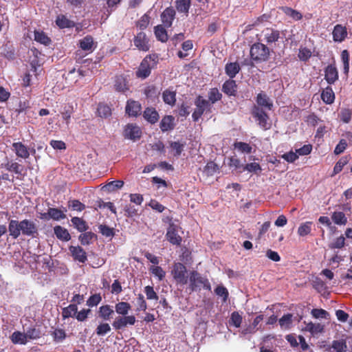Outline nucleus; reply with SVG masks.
Here are the masks:
<instances>
[{
	"mask_svg": "<svg viewBox=\"0 0 352 352\" xmlns=\"http://www.w3.org/2000/svg\"><path fill=\"white\" fill-rule=\"evenodd\" d=\"M10 235L16 239L21 234L24 236L35 237L38 234V228L36 223L29 219H23L21 221L10 220L8 224Z\"/></svg>",
	"mask_w": 352,
	"mask_h": 352,
	"instance_id": "nucleus-1",
	"label": "nucleus"
},
{
	"mask_svg": "<svg viewBox=\"0 0 352 352\" xmlns=\"http://www.w3.org/2000/svg\"><path fill=\"white\" fill-rule=\"evenodd\" d=\"M158 61L159 57L156 54L146 56L135 72L136 76L142 79L148 77L151 70L156 68Z\"/></svg>",
	"mask_w": 352,
	"mask_h": 352,
	"instance_id": "nucleus-2",
	"label": "nucleus"
},
{
	"mask_svg": "<svg viewBox=\"0 0 352 352\" xmlns=\"http://www.w3.org/2000/svg\"><path fill=\"white\" fill-rule=\"evenodd\" d=\"M251 59L256 63H262L268 60L270 49L261 43H254L250 47Z\"/></svg>",
	"mask_w": 352,
	"mask_h": 352,
	"instance_id": "nucleus-3",
	"label": "nucleus"
},
{
	"mask_svg": "<svg viewBox=\"0 0 352 352\" xmlns=\"http://www.w3.org/2000/svg\"><path fill=\"white\" fill-rule=\"evenodd\" d=\"M251 114L262 129L266 131L270 129L271 124L268 122L269 116L263 108L254 105L251 110Z\"/></svg>",
	"mask_w": 352,
	"mask_h": 352,
	"instance_id": "nucleus-4",
	"label": "nucleus"
},
{
	"mask_svg": "<svg viewBox=\"0 0 352 352\" xmlns=\"http://www.w3.org/2000/svg\"><path fill=\"white\" fill-rule=\"evenodd\" d=\"M210 290L211 286L208 278L201 276L197 271H192L190 275V287L192 291H196L200 287Z\"/></svg>",
	"mask_w": 352,
	"mask_h": 352,
	"instance_id": "nucleus-5",
	"label": "nucleus"
},
{
	"mask_svg": "<svg viewBox=\"0 0 352 352\" xmlns=\"http://www.w3.org/2000/svg\"><path fill=\"white\" fill-rule=\"evenodd\" d=\"M196 109L192 114L194 122H197L206 110L210 111V103L201 96H198L195 100Z\"/></svg>",
	"mask_w": 352,
	"mask_h": 352,
	"instance_id": "nucleus-6",
	"label": "nucleus"
},
{
	"mask_svg": "<svg viewBox=\"0 0 352 352\" xmlns=\"http://www.w3.org/2000/svg\"><path fill=\"white\" fill-rule=\"evenodd\" d=\"M186 273L187 270L184 264L181 263H176L174 264L171 274L177 284L184 285L188 283Z\"/></svg>",
	"mask_w": 352,
	"mask_h": 352,
	"instance_id": "nucleus-7",
	"label": "nucleus"
},
{
	"mask_svg": "<svg viewBox=\"0 0 352 352\" xmlns=\"http://www.w3.org/2000/svg\"><path fill=\"white\" fill-rule=\"evenodd\" d=\"M142 130L136 124H127L124 129L123 135L131 140H138L142 137Z\"/></svg>",
	"mask_w": 352,
	"mask_h": 352,
	"instance_id": "nucleus-8",
	"label": "nucleus"
},
{
	"mask_svg": "<svg viewBox=\"0 0 352 352\" xmlns=\"http://www.w3.org/2000/svg\"><path fill=\"white\" fill-rule=\"evenodd\" d=\"M136 321L133 315L118 316L112 323L113 327L116 330H120L125 328L127 325H133Z\"/></svg>",
	"mask_w": 352,
	"mask_h": 352,
	"instance_id": "nucleus-9",
	"label": "nucleus"
},
{
	"mask_svg": "<svg viewBox=\"0 0 352 352\" xmlns=\"http://www.w3.org/2000/svg\"><path fill=\"white\" fill-rule=\"evenodd\" d=\"M133 43L134 45L140 51L148 52L150 50L151 45L149 43V38L143 32H140L135 36Z\"/></svg>",
	"mask_w": 352,
	"mask_h": 352,
	"instance_id": "nucleus-10",
	"label": "nucleus"
},
{
	"mask_svg": "<svg viewBox=\"0 0 352 352\" xmlns=\"http://www.w3.org/2000/svg\"><path fill=\"white\" fill-rule=\"evenodd\" d=\"M178 226L173 222L169 223L166 236L173 245H180L182 238L177 233Z\"/></svg>",
	"mask_w": 352,
	"mask_h": 352,
	"instance_id": "nucleus-11",
	"label": "nucleus"
},
{
	"mask_svg": "<svg viewBox=\"0 0 352 352\" xmlns=\"http://www.w3.org/2000/svg\"><path fill=\"white\" fill-rule=\"evenodd\" d=\"M142 105L138 101L128 100L125 107V112L129 117H138L141 114Z\"/></svg>",
	"mask_w": 352,
	"mask_h": 352,
	"instance_id": "nucleus-12",
	"label": "nucleus"
},
{
	"mask_svg": "<svg viewBox=\"0 0 352 352\" xmlns=\"http://www.w3.org/2000/svg\"><path fill=\"white\" fill-rule=\"evenodd\" d=\"M324 79L329 84H334L338 80V71L335 64H330L324 69Z\"/></svg>",
	"mask_w": 352,
	"mask_h": 352,
	"instance_id": "nucleus-13",
	"label": "nucleus"
},
{
	"mask_svg": "<svg viewBox=\"0 0 352 352\" xmlns=\"http://www.w3.org/2000/svg\"><path fill=\"white\" fill-rule=\"evenodd\" d=\"M256 102L257 104L256 106L263 108V109H265L268 111H271L272 109L273 102L264 91H261L257 94Z\"/></svg>",
	"mask_w": 352,
	"mask_h": 352,
	"instance_id": "nucleus-14",
	"label": "nucleus"
},
{
	"mask_svg": "<svg viewBox=\"0 0 352 352\" xmlns=\"http://www.w3.org/2000/svg\"><path fill=\"white\" fill-rule=\"evenodd\" d=\"M71 254L75 261L80 263H85L87 260V256L86 252L80 246H73L71 245L69 248Z\"/></svg>",
	"mask_w": 352,
	"mask_h": 352,
	"instance_id": "nucleus-15",
	"label": "nucleus"
},
{
	"mask_svg": "<svg viewBox=\"0 0 352 352\" xmlns=\"http://www.w3.org/2000/svg\"><path fill=\"white\" fill-rule=\"evenodd\" d=\"M12 146L18 157L28 159L30 157L29 148L21 142H14Z\"/></svg>",
	"mask_w": 352,
	"mask_h": 352,
	"instance_id": "nucleus-16",
	"label": "nucleus"
},
{
	"mask_svg": "<svg viewBox=\"0 0 352 352\" xmlns=\"http://www.w3.org/2000/svg\"><path fill=\"white\" fill-rule=\"evenodd\" d=\"M333 39L336 42H342L347 36V30L345 26L338 23L333 28Z\"/></svg>",
	"mask_w": 352,
	"mask_h": 352,
	"instance_id": "nucleus-17",
	"label": "nucleus"
},
{
	"mask_svg": "<svg viewBox=\"0 0 352 352\" xmlns=\"http://www.w3.org/2000/svg\"><path fill=\"white\" fill-rule=\"evenodd\" d=\"M222 91L228 96H236L237 94V85L236 81L229 79L222 85Z\"/></svg>",
	"mask_w": 352,
	"mask_h": 352,
	"instance_id": "nucleus-18",
	"label": "nucleus"
},
{
	"mask_svg": "<svg viewBox=\"0 0 352 352\" xmlns=\"http://www.w3.org/2000/svg\"><path fill=\"white\" fill-rule=\"evenodd\" d=\"M78 46L81 50L87 53L92 52L96 47V46H94V38L90 35H87L80 39L78 42Z\"/></svg>",
	"mask_w": 352,
	"mask_h": 352,
	"instance_id": "nucleus-19",
	"label": "nucleus"
},
{
	"mask_svg": "<svg viewBox=\"0 0 352 352\" xmlns=\"http://www.w3.org/2000/svg\"><path fill=\"white\" fill-rule=\"evenodd\" d=\"M143 117L151 124L156 123L160 118L158 112L153 107H146L143 112Z\"/></svg>",
	"mask_w": 352,
	"mask_h": 352,
	"instance_id": "nucleus-20",
	"label": "nucleus"
},
{
	"mask_svg": "<svg viewBox=\"0 0 352 352\" xmlns=\"http://www.w3.org/2000/svg\"><path fill=\"white\" fill-rule=\"evenodd\" d=\"M114 89L118 92H124L129 90V87L126 78L122 76H116L114 79Z\"/></svg>",
	"mask_w": 352,
	"mask_h": 352,
	"instance_id": "nucleus-21",
	"label": "nucleus"
},
{
	"mask_svg": "<svg viewBox=\"0 0 352 352\" xmlns=\"http://www.w3.org/2000/svg\"><path fill=\"white\" fill-rule=\"evenodd\" d=\"M321 98L322 101L327 104L333 103L335 100V94L330 86H327L322 90L321 93Z\"/></svg>",
	"mask_w": 352,
	"mask_h": 352,
	"instance_id": "nucleus-22",
	"label": "nucleus"
},
{
	"mask_svg": "<svg viewBox=\"0 0 352 352\" xmlns=\"http://www.w3.org/2000/svg\"><path fill=\"white\" fill-rule=\"evenodd\" d=\"M10 338L14 344L25 345L28 343L25 333H22L19 331H14L10 336Z\"/></svg>",
	"mask_w": 352,
	"mask_h": 352,
	"instance_id": "nucleus-23",
	"label": "nucleus"
},
{
	"mask_svg": "<svg viewBox=\"0 0 352 352\" xmlns=\"http://www.w3.org/2000/svg\"><path fill=\"white\" fill-rule=\"evenodd\" d=\"M351 155H347L342 157L336 164L333 167V173L331 174V177L335 176L336 175L340 173L343 168V167L346 165L351 160Z\"/></svg>",
	"mask_w": 352,
	"mask_h": 352,
	"instance_id": "nucleus-24",
	"label": "nucleus"
},
{
	"mask_svg": "<svg viewBox=\"0 0 352 352\" xmlns=\"http://www.w3.org/2000/svg\"><path fill=\"white\" fill-rule=\"evenodd\" d=\"M174 118L172 116H164L160 124V127L161 130L164 131H168L174 129Z\"/></svg>",
	"mask_w": 352,
	"mask_h": 352,
	"instance_id": "nucleus-25",
	"label": "nucleus"
},
{
	"mask_svg": "<svg viewBox=\"0 0 352 352\" xmlns=\"http://www.w3.org/2000/svg\"><path fill=\"white\" fill-rule=\"evenodd\" d=\"M154 33L156 38L162 43H165L168 39V36L166 30L162 25H157L154 28Z\"/></svg>",
	"mask_w": 352,
	"mask_h": 352,
	"instance_id": "nucleus-26",
	"label": "nucleus"
},
{
	"mask_svg": "<svg viewBox=\"0 0 352 352\" xmlns=\"http://www.w3.org/2000/svg\"><path fill=\"white\" fill-rule=\"evenodd\" d=\"M163 101L170 106H174L176 102V91L169 89H165L162 93Z\"/></svg>",
	"mask_w": 352,
	"mask_h": 352,
	"instance_id": "nucleus-27",
	"label": "nucleus"
},
{
	"mask_svg": "<svg viewBox=\"0 0 352 352\" xmlns=\"http://www.w3.org/2000/svg\"><path fill=\"white\" fill-rule=\"evenodd\" d=\"M56 236L63 241H68L71 239V236L67 229L60 226H56L54 228Z\"/></svg>",
	"mask_w": 352,
	"mask_h": 352,
	"instance_id": "nucleus-28",
	"label": "nucleus"
},
{
	"mask_svg": "<svg viewBox=\"0 0 352 352\" xmlns=\"http://www.w3.org/2000/svg\"><path fill=\"white\" fill-rule=\"evenodd\" d=\"M225 71L226 74L232 79L239 72L240 66L236 62L227 63L225 67Z\"/></svg>",
	"mask_w": 352,
	"mask_h": 352,
	"instance_id": "nucleus-29",
	"label": "nucleus"
},
{
	"mask_svg": "<svg viewBox=\"0 0 352 352\" xmlns=\"http://www.w3.org/2000/svg\"><path fill=\"white\" fill-rule=\"evenodd\" d=\"M4 168L12 173L16 175H21L23 170V166L16 162H8L4 165Z\"/></svg>",
	"mask_w": 352,
	"mask_h": 352,
	"instance_id": "nucleus-30",
	"label": "nucleus"
},
{
	"mask_svg": "<svg viewBox=\"0 0 352 352\" xmlns=\"http://www.w3.org/2000/svg\"><path fill=\"white\" fill-rule=\"evenodd\" d=\"M114 311L111 307L109 305H102L99 308L98 314L99 316L103 320H108L111 318Z\"/></svg>",
	"mask_w": 352,
	"mask_h": 352,
	"instance_id": "nucleus-31",
	"label": "nucleus"
},
{
	"mask_svg": "<svg viewBox=\"0 0 352 352\" xmlns=\"http://www.w3.org/2000/svg\"><path fill=\"white\" fill-rule=\"evenodd\" d=\"M131 309V306L127 302H119L115 305L116 313L121 316H126Z\"/></svg>",
	"mask_w": 352,
	"mask_h": 352,
	"instance_id": "nucleus-32",
	"label": "nucleus"
},
{
	"mask_svg": "<svg viewBox=\"0 0 352 352\" xmlns=\"http://www.w3.org/2000/svg\"><path fill=\"white\" fill-rule=\"evenodd\" d=\"M331 347L335 352H346L347 351L346 341L344 339L335 340L332 342Z\"/></svg>",
	"mask_w": 352,
	"mask_h": 352,
	"instance_id": "nucleus-33",
	"label": "nucleus"
},
{
	"mask_svg": "<svg viewBox=\"0 0 352 352\" xmlns=\"http://www.w3.org/2000/svg\"><path fill=\"white\" fill-rule=\"evenodd\" d=\"M331 219L334 223L340 226H344L347 223V218L343 212H333L331 214Z\"/></svg>",
	"mask_w": 352,
	"mask_h": 352,
	"instance_id": "nucleus-34",
	"label": "nucleus"
},
{
	"mask_svg": "<svg viewBox=\"0 0 352 352\" xmlns=\"http://www.w3.org/2000/svg\"><path fill=\"white\" fill-rule=\"evenodd\" d=\"M44 215H48L50 218L56 221L63 219L66 217L65 214L63 213L62 210L54 208H50L48 209L47 213L44 214Z\"/></svg>",
	"mask_w": 352,
	"mask_h": 352,
	"instance_id": "nucleus-35",
	"label": "nucleus"
},
{
	"mask_svg": "<svg viewBox=\"0 0 352 352\" xmlns=\"http://www.w3.org/2000/svg\"><path fill=\"white\" fill-rule=\"evenodd\" d=\"M74 113V107L71 104H67L63 107V111L60 112L63 119L65 121V124L68 126L70 122L72 114Z\"/></svg>",
	"mask_w": 352,
	"mask_h": 352,
	"instance_id": "nucleus-36",
	"label": "nucleus"
},
{
	"mask_svg": "<svg viewBox=\"0 0 352 352\" xmlns=\"http://www.w3.org/2000/svg\"><path fill=\"white\" fill-rule=\"evenodd\" d=\"M97 239V235L92 232H87L79 236V240L82 245H87L92 243L93 240Z\"/></svg>",
	"mask_w": 352,
	"mask_h": 352,
	"instance_id": "nucleus-37",
	"label": "nucleus"
},
{
	"mask_svg": "<svg viewBox=\"0 0 352 352\" xmlns=\"http://www.w3.org/2000/svg\"><path fill=\"white\" fill-rule=\"evenodd\" d=\"M78 307L76 304H70L62 310V316L64 319L69 317H75L77 314Z\"/></svg>",
	"mask_w": 352,
	"mask_h": 352,
	"instance_id": "nucleus-38",
	"label": "nucleus"
},
{
	"mask_svg": "<svg viewBox=\"0 0 352 352\" xmlns=\"http://www.w3.org/2000/svg\"><path fill=\"white\" fill-rule=\"evenodd\" d=\"M26 339L28 342L30 340H36L41 336V332L39 329H37L35 326L31 327L27 329L25 332Z\"/></svg>",
	"mask_w": 352,
	"mask_h": 352,
	"instance_id": "nucleus-39",
	"label": "nucleus"
},
{
	"mask_svg": "<svg viewBox=\"0 0 352 352\" xmlns=\"http://www.w3.org/2000/svg\"><path fill=\"white\" fill-rule=\"evenodd\" d=\"M72 223L74 226V227L79 231V232H85L88 229V226L86 223V222L80 217H73L71 219Z\"/></svg>",
	"mask_w": 352,
	"mask_h": 352,
	"instance_id": "nucleus-40",
	"label": "nucleus"
},
{
	"mask_svg": "<svg viewBox=\"0 0 352 352\" xmlns=\"http://www.w3.org/2000/svg\"><path fill=\"white\" fill-rule=\"evenodd\" d=\"M341 60L343 63L344 74L348 76L349 72V53L348 50H344L341 52Z\"/></svg>",
	"mask_w": 352,
	"mask_h": 352,
	"instance_id": "nucleus-41",
	"label": "nucleus"
},
{
	"mask_svg": "<svg viewBox=\"0 0 352 352\" xmlns=\"http://www.w3.org/2000/svg\"><path fill=\"white\" fill-rule=\"evenodd\" d=\"M293 315L287 314L283 315L279 320L278 322L282 329H289L292 323Z\"/></svg>",
	"mask_w": 352,
	"mask_h": 352,
	"instance_id": "nucleus-42",
	"label": "nucleus"
},
{
	"mask_svg": "<svg viewBox=\"0 0 352 352\" xmlns=\"http://www.w3.org/2000/svg\"><path fill=\"white\" fill-rule=\"evenodd\" d=\"M98 114L101 118H108L111 115V109L106 104L100 103L97 109Z\"/></svg>",
	"mask_w": 352,
	"mask_h": 352,
	"instance_id": "nucleus-43",
	"label": "nucleus"
},
{
	"mask_svg": "<svg viewBox=\"0 0 352 352\" xmlns=\"http://www.w3.org/2000/svg\"><path fill=\"white\" fill-rule=\"evenodd\" d=\"M222 98V94L219 92L217 88H212L208 92V100L209 103H215L216 102L221 100Z\"/></svg>",
	"mask_w": 352,
	"mask_h": 352,
	"instance_id": "nucleus-44",
	"label": "nucleus"
},
{
	"mask_svg": "<svg viewBox=\"0 0 352 352\" xmlns=\"http://www.w3.org/2000/svg\"><path fill=\"white\" fill-rule=\"evenodd\" d=\"M34 40L45 45L51 42L50 38L43 31H34Z\"/></svg>",
	"mask_w": 352,
	"mask_h": 352,
	"instance_id": "nucleus-45",
	"label": "nucleus"
},
{
	"mask_svg": "<svg viewBox=\"0 0 352 352\" xmlns=\"http://www.w3.org/2000/svg\"><path fill=\"white\" fill-rule=\"evenodd\" d=\"M312 222L306 221L300 225L298 229V234L300 236L308 235L311 231Z\"/></svg>",
	"mask_w": 352,
	"mask_h": 352,
	"instance_id": "nucleus-46",
	"label": "nucleus"
},
{
	"mask_svg": "<svg viewBox=\"0 0 352 352\" xmlns=\"http://www.w3.org/2000/svg\"><path fill=\"white\" fill-rule=\"evenodd\" d=\"M279 37L280 32L278 30H267L265 34V38L268 43L277 41Z\"/></svg>",
	"mask_w": 352,
	"mask_h": 352,
	"instance_id": "nucleus-47",
	"label": "nucleus"
},
{
	"mask_svg": "<svg viewBox=\"0 0 352 352\" xmlns=\"http://www.w3.org/2000/svg\"><path fill=\"white\" fill-rule=\"evenodd\" d=\"M175 12L173 8H168L162 14V22H172L174 19Z\"/></svg>",
	"mask_w": 352,
	"mask_h": 352,
	"instance_id": "nucleus-48",
	"label": "nucleus"
},
{
	"mask_svg": "<svg viewBox=\"0 0 352 352\" xmlns=\"http://www.w3.org/2000/svg\"><path fill=\"white\" fill-rule=\"evenodd\" d=\"M214 293L217 296L221 297L223 302H226L228 298L229 293L226 287L223 285H218L214 289Z\"/></svg>",
	"mask_w": 352,
	"mask_h": 352,
	"instance_id": "nucleus-49",
	"label": "nucleus"
},
{
	"mask_svg": "<svg viewBox=\"0 0 352 352\" xmlns=\"http://www.w3.org/2000/svg\"><path fill=\"white\" fill-rule=\"evenodd\" d=\"M243 318L237 311H234L232 313L229 324L230 325H233L236 328L240 327L242 322Z\"/></svg>",
	"mask_w": 352,
	"mask_h": 352,
	"instance_id": "nucleus-50",
	"label": "nucleus"
},
{
	"mask_svg": "<svg viewBox=\"0 0 352 352\" xmlns=\"http://www.w3.org/2000/svg\"><path fill=\"white\" fill-rule=\"evenodd\" d=\"M124 182L122 180H115L107 184L104 188L109 192L115 191L118 189H120L124 186Z\"/></svg>",
	"mask_w": 352,
	"mask_h": 352,
	"instance_id": "nucleus-51",
	"label": "nucleus"
},
{
	"mask_svg": "<svg viewBox=\"0 0 352 352\" xmlns=\"http://www.w3.org/2000/svg\"><path fill=\"white\" fill-rule=\"evenodd\" d=\"M281 9L285 14L289 16L294 21H299L302 19V14L296 10L288 7H283Z\"/></svg>",
	"mask_w": 352,
	"mask_h": 352,
	"instance_id": "nucleus-52",
	"label": "nucleus"
},
{
	"mask_svg": "<svg viewBox=\"0 0 352 352\" xmlns=\"http://www.w3.org/2000/svg\"><path fill=\"white\" fill-rule=\"evenodd\" d=\"M190 6V0H177L176 7L179 12L186 13Z\"/></svg>",
	"mask_w": 352,
	"mask_h": 352,
	"instance_id": "nucleus-53",
	"label": "nucleus"
},
{
	"mask_svg": "<svg viewBox=\"0 0 352 352\" xmlns=\"http://www.w3.org/2000/svg\"><path fill=\"white\" fill-rule=\"evenodd\" d=\"M219 170L218 165L212 162H208L204 167V172L207 175H213L215 173H217Z\"/></svg>",
	"mask_w": 352,
	"mask_h": 352,
	"instance_id": "nucleus-54",
	"label": "nucleus"
},
{
	"mask_svg": "<svg viewBox=\"0 0 352 352\" xmlns=\"http://www.w3.org/2000/svg\"><path fill=\"white\" fill-rule=\"evenodd\" d=\"M98 229L99 232L105 237L112 238L115 235L114 228L107 225H100Z\"/></svg>",
	"mask_w": 352,
	"mask_h": 352,
	"instance_id": "nucleus-55",
	"label": "nucleus"
},
{
	"mask_svg": "<svg viewBox=\"0 0 352 352\" xmlns=\"http://www.w3.org/2000/svg\"><path fill=\"white\" fill-rule=\"evenodd\" d=\"M234 148H237L241 152L247 154L251 153L252 150V146L249 144L243 142H235Z\"/></svg>",
	"mask_w": 352,
	"mask_h": 352,
	"instance_id": "nucleus-56",
	"label": "nucleus"
},
{
	"mask_svg": "<svg viewBox=\"0 0 352 352\" xmlns=\"http://www.w3.org/2000/svg\"><path fill=\"white\" fill-rule=\"evenodd\" d=\"M144 94L148 98H155L157 97L159 94L157 87L153 85L145 87Z\"/></svg>",
	"mask_w": 352,
	"mask_h": 352,
	"instance_id": "nucleus-57",
	"label": "nucleus"
},
{
	"mask_svg": "<svg viewBox=\"0 0 352 352\" xmlns=\"http://www.w3.org/2000/svg\"><path fill=\"white\" fill-rule=\"evenodd\" d=\"M147 309V303L142 294H138L137 297V308L136 311H144Z\"/></svg>",
	"mask_w": 352,
	"mask_h": 352,
	"instance_id": "nucleus-58",
	"label": "nucleus"
},
{
	"mask_svg": "<svg viewBox=\"0 0 352 352\" xmlns=\"http://www.w3.org/2000/svg\"><path fill=\"white\" fill-rule=\"evenodd\" d=\"M150 271L155 276L158 278L159 280H163L165 277L166 272L160 266H151Z\"/></svg>",
	"mask_w": 352,
	"mask_h": 352,
	"instance_id": "nucleus-59",
	"label": "nucleus"
},
{
	"mask_svg": "<svg viewBox=\"0 0 352 352\" xmlns=\"http://www.w3.org/2000/svg\"><path fill=\"white\" fill-rule=\"evenodd\" d=\"M262 170L261 166L258 163L252 162L247 164L243 166V170H247L250 173H258V172H261Z\"/></svg>",
	"mask_w": 352,
	"mask_h": 352,
	"instance_id": "nucleus-60",
	"label": "nucleus"
},
{
	"mask_svg": "<svg viewBox=\"0 0 352 352\" xmlns=\"http://www.w3.org/2000/svg\"><path fill=\"white\" fill-rule=\"evenodd\" d=\"M111 331V327L108 323H101L100 324L96 329V333L98 336H102Z\"/></svg>",
	"mask_w": 352,
	"mask_h": 352,
	"instance_id": "nucleus-61",
	"label": "nucleus"
},
{
	"mask_svg": "<svg viewBox=\"0 0 352 352\" xmlns=\"http://www.w3.org/2000/svg\"><path fill=\"white\" fill-rule=\"evenodd\" d=\"M144 293L146 294V298L148 300H157L159 299L158 295L154 291L152 286L147 285L144 287Z\"/></svg>",
	"mask_w": 352,
	"mask_h": 352,
	"instance_id": "nucleus-62",
	"label": "nucleus"
},
{
	"mask_svg": "<svg viewBox=\"0 0 352 352\" xmlns=\"http://www.w3.org/2000/svg\"><path fill=\"white\" fill-rule=\"evenodd\" d=\"M311 56V52L307 47H300L299 49L298 58L302 61H307Z\"/></svg>",
	"mask_w": 352,
	"mask_h": 352,
	"instance_id": "nucleus-63",
	"label": "nucleus"
},
{
	"mask_svg": "<svg viewBox=\"0 0 352 352\" xmlns=\"http://www.w3.org/2000/svg\"><path fill=\"white\" fill-rule=\"evenodd\" d=\"M102 300V297L100 294H95L91 295L87 300V305L89 307H94L98 305Z\"/></svg>",
	"mask_w": 352,
	"mask_h": 352,
	"instance_id": "nucleus-64",
	"label": "nucleus"
}]
</instances>
